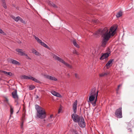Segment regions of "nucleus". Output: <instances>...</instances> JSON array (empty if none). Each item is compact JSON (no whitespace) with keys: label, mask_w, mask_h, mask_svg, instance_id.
Instances as JSON below:
<instances>
[{"label":"nucleus","mask_w":134,"mask_h":134,"mask_svg":"<svg viewBox=\"0 0 134 134\" xmlns=\"http://www.w3.org/2000/svg\"><path fill=\"white\" fill-rule=\"evenodd\" d=\"M53 57L55 60H57L62 63L64 60L62 58L55 54H54L53 55Z\"/></svg>","instance_id":"f8f14e48"},{"label":"nucleus","mask_w":134,"mask_h":134,"mask_svg":"<svg viewBox=\"0 0 134 134\" xmlns=\"http://www.w3.org/2000/svg\"><path fill=\"white\" fill-rule=\"evenodd\" d=\"M19 111V110H18V111L16 113H18Z\"/></svg>","instance_id":"49530a36"},{"label":"nucleus","mask_w":134,"mask_h":134,"mask_svg":"<svg viewBox=\"0 0 134 134\" xmlns=\"http://www.w3.org/2000/svg\"><path fill=\"white\" fill-rule=\"evenodd\" d=\"M109 56V54L108 53H105L100 58V59L101 60L104 59L108 58Z\"/></svg>","instance_id":"4468645a"},{"label":"nucleus","mask_w":134,"mask_h":134,"mask_svg":"<svg viewBox=\"0 0 134 134\" xmlns=\"http://www.w3.org/2000/svg\"><path fill=\"white\" fill-rule=\"evenodd\" d=\"M35 88V86L34 85H31L29 86V89L30 90H33Z\"/></svg>","instance_id":"7c9ffc66"},{"label":"nucleus","mask_w":134,"mask_h":134,"mask_svg":"<svg viewBox=\"0 0 134 134\" xmlns=\"http://www.w3.org/2000/svg\"><path fill=\"white\" fill-rule=\"evenodd\" d=\"M11 17L16 22L18 21L20 19V17L19 16H17L16 17H15L14 16L12 15L11 16Z\"/></svg>","instance_id":"a211bd4d"},{"label":"nucleus","mask_w":134,"mask_h":134,"mask_svg":"<svg viewBox=\"0 0 134 134\" xmlns=\"http://www.w3.org/2000/svg\"><path fill=\"white\" fill-rule=\"evenodd\" d=\"M53 57L55 60H57L62 63L64 60L62 58L55 54H54L53 55Z\"/></svg>","instance_id":"9b49d317"},{"label":"nucleus","mask_w":134,"mask_h":134,"mask_svg":"<svg viewBox=\"0 0 134 134\" xmlns=\"http://www.w3.org/2000/svg\"><path fill=\"white\" fill-rule=\"evenodd\" d=\"M23 122L21 123V129H22V130H23Z\"/></svg>","instance_id":"f704fd0d"},{"label":"nucleus","mask_w":134,"mask_h":134,"mask_svg":"<svg viewBox=\"0 0 134 134\" xmlns=\"http://www.w3.org/2000/svg\"><path fill=\"white\" fill-rule=\"evenodd\" d=\"M75 76L76 78L79 79V77L78 75L77 74L75 73Z\"/></svg>","instance_id":"e433bc0d"},{"label":"nucleus","mask_w":134,"mask_h":134,"mask_svg":"<svg viewBox=\"0 0 134 134\" xmlns=\"http://www.w3.org/2000/svg\"><path fill=\"white\" fill-rule=\"evenodd\" d=\"M78 122L79 126L82 127H84L85 126V123L84 118L81 117L80 120L77 122Z\"/></svg>","instance_id":"0eeeda50"},{"label":"nucleus","mask_w":134,"mask_h":134,"mask_svg":"<svg viewBox=\"0 0 134 134\" xmlns=\"http://www.w3.org/2000/svg\"><path fill=\"white\" fill-rule=\"evenodd\" d=\"M116 28L111 27L108 31V29L107 27L102 28L96 31L94 34V36H99L101 35L103 38L101 46L105 47L108 41L111 36L114 35L115 33Z\"/></svg>","instance_id":"f257e3e1"},{"label":"nucleus","mask_w":134,"mask_h":134,"mask_svg":"<svg viewBox=\"0 0 134 134\" xmlns=\"http://www.w3.org/2000/svg\"><path fill=\"white\" fill-rule=\"evenodd\" d=\"M31 79L30 80H32L34 81L35 82L38 83H40V82L36 79L35 78L33 77H32V76H31Z\"/></svg>","instance_id":"5701e85b"},{"label":"nucleus","mask_w":134,"mask_h":134,"mask_svg":"<svg viewBox=\"0 0 134 134\" xmlns=\"http://www.w3.org/2000/svg\"><path fill=\"white\" fill-rule=\"evenodd\" d=\"M78 122L79 126L82 127H84L85 126V123L84 118L81 117L80 120L77 122Z\"/></svg>","instance_id":"6e6552de"},{"label":"nucleus","mask_w":134,"mask_h":134,"mask_svg":"<svg viewBox=\"0 0 134 134\" xmlns=\"http://www.w3.org/2000/svg\"><path fill=\"white\" fill-rule=\"evenodd\" d=\"M122 86L121 85H119L118 86V89L116 90H117V93H118V91L119 90V88L120 87V86Z\"/></svg>","instance_id":"4c0bfd02"},{"label":"nucleus","mask_w":134,"mask_h":134,"mask_svg":"<svg viewBox=\"0 0 134 134\" xmlns=\"http://www.w3.org/2000/svg\"><path fill=\"white\" fill-rule=\"evenodd\" d=\"M51 93L54 96H55L59 97H61V96L60 94L54 91H51Z\"/></svg>","instance_id":"ddd939ff"},{"label":"nucleus","mask_w":134,"mask_h":134,"mask_svg":"<svg viewBox=\"0 0 134 134\" xmlns=\"http://www.w3.org/2000/svg\"><path fill=\"white\" fill-rule=\"evenodd\" d=\"M3 33V30L0 28V33L2 34Z\"/></svg>","instance_id":"37998d69"},{"label":"nucleus","mask_w":134,"mask_h":134,"mask_svg":"<svg viewBox=\"0 0 134 134\" xmlns=\"http://www.w3.org/2000/svg\"><path fill=\"white\" fill-rule=\"evenodd\" d=\"M127 130L129 131L132 132V130L131 128L132 127V125L130 122H129L127 124Z\"/></svg>","instance_id":"6ab92c4d"},{"label":"nucleus","mask_w":134,"mask_h":134,"mask_svg":"<svg viewBox=\"0 0 134 134\" xmlns=\"http://www.w3.org/2000/svg\"><path fill=\"white\" fill-rule=\"evenodd\" d=\"M115 114L116 117L119 118H121L122 117L121 107H120L117 109L115 112Z\"/></svg>","instance_id":"39448f33"},{"label":"nucleus","mask_w":134,"mask_h":134,"mask_svg":"<svg viewBox=\"0 0 134 134\" xmlns=\"http://www.w3.org/2000/svg\"><path fill=\"white\" fill-rule=\"evenodd\" d=\"M122 15V12L121 11H120L117 13L116 14V16L117 18H119Z\"/></svg>","instance_id":"412c9836"},{"label":"nucleus","mask_w":134,"mask_h":134,"mask_svg":"<svg viewBox=\"0 0 134 134\" xmlns=\"http://www.w3.org/2000/svg\"><path fill=\"white\" fill-rule=\"evenodd\" d=\"M4 101L6 102V103H7L8 105H10L8 99L7 98H5V100H4Z\"/></svg>","instance_id":"473e14b6"},{"label":"nucleus","mask_w":134,"mask_h":134,"mask_svg":"<svg viewBox=\"0 0 134 134\" xmlns=\"http://www.w3.org/2000/svg\"><path fill=\"white\" fill-rule=\"evenodd\" d=\"M48 5L54 8H57V6L55 4L53 3L52 2L50 1L49 2Z\"/></svg>","instance_id":"aec40b11"},{"label":"nucleus","mask_w":134,"mask_h":134,"mask_svg":"<svg viewBox=\"0 0 134 134\" xmlns=\"http://www.w3.org/2000/svg\"><path fill=\"white\" fill-rule=\"evenodd\" d=\"M44 120V121H45V120Z\"/></svg>","instance_id":"de8ad7c7"},{"label":"nucleus","mask_w":134,"mask_h":134,"mask_svg":"<svg viewBox=\"0 0 134 134\" xmlns=\"http://www.w3.org/2000/svg\"><path fill=\"white\" fill-rule=\"evenodd\" d=\"M32 52L33 54L37 55H39V53L37 52L35 49H33L32 50Z\"/></svg>","instance_id":"393cba45"},{"label":"nucleus","mask_w":134,"mask_h":134,"mask_svg":"<svg viewBox=\"0 0 134 134\" xmlns=\"http://www.w3.org/2000/svg\"><path fill=\"white\" fill-rule=\"evenodd\" d=\"M109 74V73L108 72H107L105 73H102L101 74H100L99 76L100 77H103L106 76Z\"/></svg>","instance_id":"a878e982"},{"label":"nucleus","mask_w":134,"mask_h":134,"mask_svg":"<svg viewBox=\"0 0 134 134\" xmlns=\"http://www.w3.org/2000/svg\"><path fill=\"white\" fill-rule=\"evenodd\" d=\"M35 107V109L37 111V117L41 119L45 118L46 116V115L44 109L37 104H36Z\"/></svg>","instance_id":"7ed1b4c3"},{"label":"nucleus","mask_w":134,"mask_h":134,"mask_svg":"<svg viewBox=\"0 0 134 134\" xmlns=\"http://www.w3.org/2000/svg\"><path fill=\"white\" fill-rule=\"evenodd\" d=\"M98 91L96 92V89L93 88L92 89L91 92L90 93V96L89 98V101L94 106H95L96 105V102L97 100V97L98 95Z\"/></svg>","instance_id":"f03ea898"},{"label":"nucleus","mask_w":134,"mask_h":134,"mask_svg":"<svg viewBox=\"0 0 134 134\" xmlns=\"http://www.w3.org/2000/svg\"><path fill=\"white\" fill-rule=\"evenodd\" d=\"M34 37L38 43H40L42 42L41 40L39 39L38 37H36L34 35Z\"/></svg>","instance_id":"b1692460"},{"label":"nucleus","mask_w":134,"mask_h":134,"mask_svg":"<svg viewBox=\"0 0 134 134\" xmlns=\"http://www.w3.org/2000/svg\"><path fill=\"white\" fill-rule=\"evenodd\" d=\"M40 44L44 47L46 48H48V46L46 45V44H45L44 42H42L40 43Z\"/></svg>","instance_id":"c85d7f7f"},{"label":"nucleus","mask_w":134,"mask_h":134,"mask_svg":"<svg viewBox=\"0 0 134 134\" xmlns=\"http://www.w3.org/2000/svg\"><path fill=\"white\" fill-rule=\"evenodd\" d=\"M48 119L50 121H52L53 120L54 118H53V115H50V117Z\"/></svg>","instance_id":"c756f323"},{"label":"nucleus","mask_w":134,"mask_h":134,"mask_svg":"<svg viewBox=\"0 0 134 134\" xmlns=\"http://www.w3.org/2000/svg\"><path fill=\"white\" fill-rule=\"evenodd\" d=\"M0 72H1L3 73L4 74H5L6 75L7 74V72L4 70H1Z\"/></svg>","instance_id":"72a5a7b5"},{"label":"nucleus","mask_w":134,"mask_h":134,"mask_svg":"<svg viewBox=\"0 0 134 134\" xmlns=\"http://www.w3.org/2000/svg\"><path fill=\"white\" fill-rule=\"evenodd\" d=\"M10 60L11 61V63L14 64L19 65L20 64V63L16 60L11 59H10Z\"/></svg>","instance_id":"2eb2a0df"},{"label":"nucleus","mask_w":134,"mask_h":134,"mask_svg":"<svg viewBox=\"0 0 134 134\" xmlns=\"http://www.w3.org/2000/svg\"><path fill=\"white\" fill-rule=\"evenodd\" d=\"M44 76L45 78L50 80H54L55 81H57V79L56 78L52 76L47 74H45Z\"/></svg>","instance_id":"1a4fd4ad"},{"label":"nucleus","mask_w":134,"mask_h":134,"mask_svg":"<svg viewBox=\"0 0 134 134\" xmlns=\"http://www.w3.org/2000/svg\"><path fill=\"white\" fill-rule=\"evenodd\" d=\"M9 105L10 107V114L11 116L13 114L14 111L13 108L10 105Z\"/></svg>","instance_id":"cd10ccee"},{"label":"nucleus","mask_w":134,"mask_h":134,"mask_svg":"<svg viewBox=\"0 0 134 134\" xmlns=\"http://www.w3.org/2000/svg\"><path fill=\"white\" fill-rule=\"evenodd\" d=\"M62 63L64 64L67 67L69 68H71L72 66L71 65H70L68 63H66L65 61H64V60L62 62Z\"/></svg>","instance_id":"4be33fe9"},{"label":"nucleus","mask_w":134,"mask_h":134,"mask_svg":"<svg viewBox=\"0 0 134 134\" xmlns=\"http://www.w3.org/2000/svg\"><path fill=\"white\" fill-rule=\"evenodd\" d=\"M74 132L75 134H79L78 132L76 130H74Z\"/></svg>","instance_id":"ea45409f"},{"label":"nucleus","mask_w":134,"mask_h":134,"mask_svg":"<svg viewBox=\"0 0 134 134\" xmlns=\"http://www.w3.org/2000/svg\"><path fill=\"white\" fill-rule=\"evenodd\" d=\"M114 61V59H111L108 61L105 65L107 69L109 68V67H108V66L112 63V62H113Z\"/></svg>","instance_id":"dca6fc26"},{"label":"nucleus","mask_w":134,"mask_h":134,"mask_svg":"<svg viewBox=\"0 0 134 134\" xmlns=\"http://www.w3.org/2000/svg\"><path fill=\"white\" fill-rule=\"evenodd\" d=\"M2 6L5 9L7 8V5L5 1H3Z\"/></svg>","instance_id":"2f4dec72"},{"label":"nucleus","mask_w":134,"mask_h":134,"mask_svg":"<svg viewBox=\"0 0 134 134\" xmlns=\"http://www.w3.org/2000/svg\"><path fill=\"white\" fill-rule=\"evenodd\" d=\"M22 49H16V51L19 53L18 54L21 56H27V54L22 51Z\"/></svg>","instance_id":"9d476101"},{"label":"nucleus","mask_w":134,"mask_h":134,"mask_svg":"<svg viewBox=\"0 0 134 134\" xmlns=\"http://www.w3.org/2000/svg\"><path fill=\"white\" fill-rule=\"evenodd\" d=\"M36 99H38L39 98V97L38 96V95H36Z\"/></svg>","instance_id":"a18cd8bd"},{"label":"nucleus","mask_w":134,"mask_h":134,"mask_svg":"<svg viewBox=\"0 0 134 134\" xmlns=\"http://www.w3.org/2000/svg\"><path fill=\"white\" fill-rule=\"evenodd\" d=\"M7 76L9 75L10 76H12V73L10 72H7Z\"/></svg>","instance_id":"c9c22d12"},{"label":"nucleus","mask_w":134,"mask_h":134,"mask_svg":"<svg viewBox=\"0 0 134 134\" xmlns=\"http://www.w3.org/2000/svg\"><path fill=\"white\" fill-rule=\"evenodd\" d=\"M21 22L23 23L24 22V21L23 20V19H22L20 17V19L19 20Z\"/></svg>","instance_id":"58836bf2"},{"label":"nucleus","mask_w":134,"mask_h":134,"mask_svg":"<svg viewBox=\"0 0 134 134\" xmlns=\"http://www.w3.org/2000/svg\"><path fill=\"white\" fill-rule=\"evenodd\" d=\"M77 102L76 100L72 105V109L74 114L72 115V118L73 121L75 122H77L82 116H80L75 114L77 111Z\"/></svg>","instance_id":"20e7f679"},{"label":"nucleus","mask_w":134,"mask_h":134,"mask_svg":"<svg viewBox=\"0 0 134 134\" xmlns=\"http://www.w3.org/2000/svg\"><path fill=\"white\" fill-rule=\"evenodd\" d=\"M26 56V58L28 59H31V58L28 56V55H27V56Z\"/></svg>","instance_id":"79ce46f5"},{"label":"nucleus","mask_w":134,"mask_h":134,"mask_svg":"<svg viewBox=\"0 0 134 134\" xmlns=\"http://www.w3.org/2000/svg\"><path fill=\"white\" fill-rule=\"evenodd\" d=\"M12 94L13 97L15 99V101L18 104V96L17 94V91L15 90L12 92Z\"/></svg>","instance_id":"423d86ee"},{"label":"nucleus","mask_w":134,"mask_h":134,"mask_svg":"<svg viewBox=\"0 0 134 134\" xmlns=\"http://www.w3.org/2000/svg\"><path fill=\"white\" fill-rule=\"evenodd\" d=\"M73 53L74 54H77V52L75 50H74L73 51Z\"/></svg>","instance_id":"a19ab883"},{"label":"nucleus","mask_w":134,"mask_h":134,"mask_svg":"<svg viewBox=\"0 0 134 134\" xmlns=\"http://www.w3.org/2000/svg\"><path fill=\"white\" fill-rule=\"evenodd\" d=\"M51 123L49 124H48L47 125V126H51L50 125H51Z\"/></svg>","instance_id":"c03bdc74"},{"label":"nucleus","mask_w":134,"mask_h":134,"mask_svg":"<svg viewBox=\"0 0 134 134\" xmlns=\"http://www.w3.org/2000/svg\"><path fill=\"white\" fill-rule=\"evenodd\" d=\"M73 43L74 45L77 48H79V45L77 44L75 40H74L73 41Z\"/></svg>","instance_id":"bb28decb"},{"label":"nucleus","mask_w":134,"mask_h":134,"mask_svg":"<svg viewBox=\"0 0 134 134\" xmlns=\"http://www.w3.org/2000/svg\"><path fill=\"white\" fill-rule=\"evenodd\" d=\"M31 76L30 75L29 76H27L25 75H24L21 76V79H31Z\"/></svg>","instance_id":"f3484780"}]
</instances>
